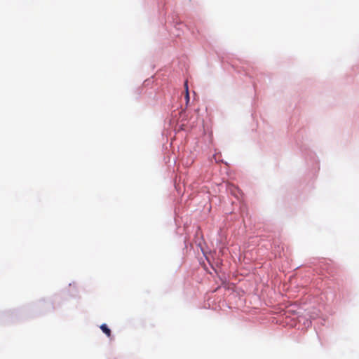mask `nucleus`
<instances>
[{
	"label": "nucleus",
	"mask_w": 359,
	"mask_h": 359,
	"mask_svg": "<svg viewBox=\"0 0 359 359\" xmlns=\"http://www.w3.org/2000/svg\"><path fill=\"white\" fill-rule=\"evenodd\" d=\"M189 92H186L185 93V100H186V104H188L189 102Z\"/></svg>",
	"instance_id": "f03ea898"
},
{
	"label": "nucleus",
	"mask_w": 359,
	"mask_h": 359,
	"mask_svg": "<svg viewBox=\"0 0 359 359\" xmlns=\"http://www.w3.org/2000/svg\"><path fill=\"white\" fill-rule=\"evenodd\" d=\"M100 329L102 330V331L107 336V337H110L111 336V330L110 329L107 327V325L106 324H102L101 326H100Z\"/></svg>",
	"instance_id": "f257e3e1"
},
{
	"label": "nucleus",
	"mask_w": 359,
	"mask_h": 359,
	"mask_svg": "<svg viewBox=\"0 0 359 359\" xmlns=\"http://www.w3.org/2000/svg\"><path fill=\"white\" fill-rule=\"evenodd\" d=\"M184 88H185V93H186V92H189L187 81H186V82L184 83Z\"/></svg>",
	"instance_id": "7ed1b4c3"
}]
</instances>
